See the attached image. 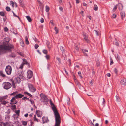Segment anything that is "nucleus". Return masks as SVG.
Masks as SVG:
<instances>
[{"label":"nucleus","mask_w":126,"mask_h":126,"mask_svg":"<svg viewBox=\"0 0 126 126\" xmlns=\"http://www.w3.org/2000/svg\"><path fill=\"white\" fill-rule=\"evenodd\" d=\"M50 23L52 24L53 25H54V24L53 23V21L52 20H50Z\"/></svg>","instance_id":"58"},{"label":"nucleus","mask_w":126,"mask_h":126,"mask_svg":"<svg viewBox=\"0 0 126 126\" xmlns=\"http://www.w3.org/2000/svg\"><path fill=\"white\" fill-rule=\"evenodd\" d=\"M11 4L12 5V6L13 7H14V5H15V7H17V3L16 2H14L13 1H10Z\"/></svg>","instance_id":"16"},{"label":"nucleus","mask_w":126,"mask_h":126,"mask_svg":"<svg viewBox=\"0 0 126 126\" xmlns=\"http://www.w3.org/2000/svg\"><path fill=\"white\" fill-rule=\"evenodd\" d=\"M25 43L27 44H29V42L28 41V38L27 36H26L25 37Z\"/></svg>","instance_id":"23"},{"label":"nucleus","mask_w":126,"mask_h":126,"mask_svg":"<svg viewBox=\"0 0 126 126\" xmlns=\"http://www.w3.org/2000/svg\"><path fill=\"white\" fill-rule=\"evenodd\" d=\"M4 88L6 89H8L12 86L11 84L9 82L4 83L3 84Z\"/></svg>","instance_id":"5"},{"label":"nucleus","mask_w":126,"mask_h":126,"mask_svg":"<svg viewBox=\"0 0 126 126\" xmlns=\"http://www.w3.org/2000/svg\"><path fill=\"white\" fill-rule=\"evenodd\" d=\"M0 102L2 104L4 105H5L9 103L8 101H7L4 100H0Z\"/></svg>","instance_id":"19"},{"label":"nucleus","mask_w":126,"mask_h":126,"mask_svg":"<svg viewBox=\"0 0 126 126\" xmlns=\"http://www.w3.org/2000/svg\"><path fill=\"white\" fill-rule=\"evenodd\" d=\"M22 124L24 126H26L27 124V122L26 121H22Z\"/></svg>","instance_id":"32"},{"label":"nucleus","mask_w":126,"mask_h":126,"mask_svg":"<svg viewBox=\"0 0 126 126\" xmlns=\"http://www.w3.org/2000/svg\"><path fill=\"white\" fill-rule=\"evenodd\" d=\"M12 70V68L11 66L9 65L7 66L5 69L7 74L8 75H10L11 73Z\"/></svg>","instance_id":"6"},{"label":"nucleus","mask_w":126,"mask_h":126,"mask_svg":"<svg viewBox=\"0 0 126 126\" xmlns=\"http://www.w3.org/2000/svg\"><path fill=\"white\" fill-rule=\"evenodd\" d=\"M24 95L21 94H17V95L16 96H15V97H16V98L17 99L18 98H21L23 97Z\"/></svg>","instance_id":"10"},{"label":"nucleus","mask_w":126,"mask_h":126,"mask_svg":"<svg viewBox=\"0 0 126 126\" xmlns=\"http://www.w3.org/2000/svg\"><path fill=\"white\" fill-rule=\"evenodd\" d=\"M14 48V46L8 44V42L5 41L0 43V55L5 54L9 51H11Z\"/></svg>","instance_id":"1"},{"label":"nucleus","mask_w":126,"mask_h":126,"mask_svg":"<svg viewBox=\"0 0 126 126\" xmlns=\"http://www.w3.org/2000/svg\"><path fill=\"white\" fill-rule=\"evenodd\" d=\"M78 68L79 69V66L76 65L75 66V68Z\"/></svg>","instance_id":"63"},{"label":"nucleus","mask_w":126,"mask_h":126,"mask_svg":"<svg viewBox=\"0 0 126 126\" xmlns=\"http://www.w3.org/2000/svg\"><path fill=\"white\" fill-rule=\"evenodd\" d=\"M114 71L116 74H117L118 70H117V69L116 68H115L114 69Z\"/></svg>","instance_id":"44"},{"label":"nucleus","mask_w":126,"mask_h":126,"mask_svg":"<svg viewBox=\"0 0 126 126\" xmlns=\"http://www.w3.org/2000/svg\"><path fill=\"white\" fill-rule=\"evenodd\" d=\"M45 57L47 60H49L50 59V56L48 55H47L45 56Z\"/></svg>","instance_id":"37"},{"label":"nucleus","mask_w":126,"mask_h":126,"mask_svg":"<svg viewBox=\"0 0 126 126\" xmlns=\"http://www.w3.org/2000/svg\"><path fill=\"white\" fill-rule=\"evenodd\" d=\"M83 35L84 37V39L86 41H88V37L86 33L84 32H83Z\"/></svg>","instance_id":"14"},{"label":"nucleus","mask_w":126,"mask_h":126,"mask_svg":"<svg viewBox=\"0 0 126 126\" xmlns=\"http://www.w3.org/2000/svg\"><path fill=\"white\" fill-rule=\"evenodd\" d=\"M55 31L56 32V34H57L58 32V30L57 28L56 27H55Z\"/></svg>","instance_id":"35"},{"label":"nucleus","mask_w":126,"mask_h":126,"mask_svg":"<svg viewBox=\"0 0 126 126\" xmlns=\"http://www.w3.org/2000/svg\"><path fill=\"white\" fill-rule=\"evenodd\" d=\"M121 84L125 85H126V79L125 78H123L122 79L120 82Z\"/></svg>","instance_id":"11"},{"label":"nucleus","mask_w":126,"mask_h":126,"mask_svg":"<svg viewBox=\"0 0 126 126\" xmlns=\"http://www.w3.org/2000/svg\"><path fill=\"white\" fill-rule=\"evenodd\" d=\"M15 98H16V97H15V96L14 97H13L12 99L10 101L11 102L10 103V104H13V102L15 100Z\"/></svg>","instance_id":"22"},{"label":"nucleus","mask_w":126,"mask_h":126,"mask_svg":"<svg viewBox=\"0 0 126 126\" xmlns=\"http://www.w3.org/2000/svg\"><path fill=\"white\" fill-rule=\"evenodd\" d=\"M19 54H20V55L22 56V57H23L24 56V54H23L22 53H19Z\"/></svg>","instance_id":"49"},{"label":"nucleus","mask_w":126,"mask_h":126,"mask_svg":"<svg viewBox=\"0 0 126 126\" xmlns=\"http://www.w3.org/2000/svg\"><path fill=\"white\" fill-rule=\"evenodd\" d=\"M117 7L119 10H122L123 9L122 5L121 3H119L117 5Z\"/></svg>","instance_id":"17"},{"label":"nucleus","mask_w":126,"mask_h":126,"mask_svg":"<svg viewBox=\"0 0 126 126\" xmlns=\"http://www.w3.org/2000/svg\"><path fill=\"white\" fill-rule=\"evenodd\" d=\"M13 14L14 16H15V17H17L18 18H19V17L18 16H17L16 15H15L14 12H13Z\"/></svg>","instance_id":"50"},{"label":"nucleus","mask_w":126,"mask_h":126,"mask_svg":"<svg viewBox=\"0 0 126 126\" xmlns=\"http://www.w3.org/2000/svg\"><path fill=\"white\" fill-rule=\"evenodd\" d=\"M8 97V95L6 96L0 97V100H5L7 99Z\"/></svg>","instance_id":"15"},{"label":"nucleus","mask_w":126,"mask_h":126,"mask_svg":"<svg viewBox=\"0 0 126 126\" xmlns=\"http://www.w3.org/2000/svg\"><path fill=\"white\" fill-rule=\"evenodd\" d=\"M38 47L39 46L37 44H36L35 45V48L36 49H37Z\"/></svg>","instance_id":"43"},{"label":"nucleus","mask_w":126,"mask_h":126,"mask_svg":"<svg viewBox=\"0 0 126 126\" xmlns=\"http://www.w3.org/2000/svg\"><path fill=\"white\" fill-rule=\"evenodd\" d=\"M41 22L42 23H43L44 22V20L43 18H41L40 20Z\"/></svg>","instance_id":"48"},{"label":"nucleus","mask_w":126,"mask_h":126,"mask_svg":"<svg viewBox=\"0 0 126 126\" xmlns=\"http://www.w3.org/2000/svg\"><path fill=\"white\" fill-rule=\"evenodd\" d=\"M28 86L30 90L32 92H34L36 90L35 88L32 84H28Z\"/></svg>","instance_id":"7"},{"label":"nucleus","mask_w":126,"mask_h":126,"mask_svg":"<svg viewBox=\"0 0 126 126\" xmlns=\"http://www.w3.org/2000/svg\"><path fill=\"white\" fill-rule=\"evenodd\" d=\"M99 124L98 123H96L95 124V126H99Z\"/></svg>","instance_id":"64"},{"label":"nucleus","mask_w":126,"mask_h":126,"mask_svg":"<svg viewBox=\"0 0 126 126\" xmlns=\"http://www.w3.org/2000/svg\"><path fill=\"white\" fill-rule=\"evenodd\" d=\"M17 103V101H14L13 103V104H16Z\"/></svg>","instance_id":"54"},{"label":"nucleus","mask_w":126,"mask_h":126,"mask_svg":"<svg viewBox=\"0 0 126 126\" xmlns=\"http://www.w3.org/2000/svg\"><path fill=\"white\" fill-rule=\"evenodd\" d=\"M98 7L96 5H94V10L96 11L98 10Z\"/></svg>","instance_id":"30"},{"label":"nucleus","mask_w":126,"mask_h":126,"mask_svg":"<svg viewBox=\"0 0 126 126\" xmlns=\"http://www.w3.org/2000/svg\"><path fill=\"white\" fill-rule=\"evenodd\" d=\"M11 109L13 111L16 110V105H14L13 106H11Z\"/></svg>","instance_id":"24"},{"label":"nucleus","mask_w":126,"mask_h":126,"mask_svg":"<svg viewBox=\"0 0 126 126\" xmlns=\"http://www.w3.org/2000/svg\"><path fill=\"white\" fill-rule=\"evenodd\" d=\"M43 53L45 54H47L48 53V51L44 49V50L43 51Z\"/></svg>","instance_id":"34"},{"label":"nucleus","mask_w":126,"mask_h":126,"mask_svg":"<svg viewBox=\"0 0 126 126\" xmlns=\"http://www.w3.org/2000/svg\"><path fill=\"white\" fill-rule=\"evenodd\" d=\"M20 112V111L19 110H16V111H15V113L17 115V118H18V116L19 115Z\"/></svg>","instance_id":"26"},{"label":"nucleus","mask_w":126,"mask_h":126,"mask_svg":"<svg viewBox=\"0 0 126 126\" xmlns=\"http://www.w3.org/2000/svg\"><path fill=\"white\" fill-rule=\"evenodd\" d=\"M8 29L6 27H4V31L5 32H7L8 31Z\"/></svg>","instance_id":"42"},{"label":"nucleus","mask_w":126,"mask_h":126,"mask_svg":"<svg viewBox=\"0 0 126 126\" xmlns=\"http://www.w3.org/2000/svg\"><path fill=\"white\" fill-rule=\"evenodd\" d=\"M117 8V6L116 5L113 8V11H115L116 10Z\"/></svg>","instance_id":"47"},{"label":"nucleus","mask_w":126,"mask_h":126,"mask_svg":"<svg viewBox=\"0 0 126 126\" xmlns=\"http://www.w3.org/2000/svg\"><path fill=\"white\" fill-rule=\"evenodd\" d=\"M113 60H112V59H111V61H110V65H112V64H113Z\"/></svg>","instance_id":"52"},{"label":"nucleus","mask_w":126,"mask_h":126,"mask_svg":"<svg viewBox=\"0 0 126 126\" xmlns=\"http://www.w3.org/2000/svg\"><path fill=\"white\" fill-rule=\"evenodd\" d=\"M83 12H84L83 11H81L80 12V13H81L82 15L83 16Z\"/></svg>","instance_id":"59"},{"label":"nucleus","mask_w":126,"mask_h":126,"mask_svg":"<svg viewBox=\"0 0 126 126\" xmlns=\"http://www.w3.org/2000/svg\"><path fill=\"white\" fill-rule=\"evenodd\" d=\"M108 123V121L107 120H106L105 121V124H107Z\"/></svg>","instance_id":"62"},{"label":"nucleus","mask_w":126,"mask_h":126,"mask_svg":"<svg viewBox=\"0 0 126 126\" xmlns=\"http://www.w3.org/2000/svg\"><path fill=\"white\" fill-rule=\"evenodd\" d=\"M102 104H104L105 103V99L104 98H103L102 99Z\"/></svg>","instance_id":"40"},{"label":"nucleus","mask_w":126,"mask_h":126,"mask_svg":"<svg viewBox=\"0 0 126 126\" xmlns=\"http://www.w3.org/2000/svg\"><path fill=\"white\" fill-rule=\"evenodd\" d=\"M50 104L54 113L55 117V122L54 126H60L61 122L60 115L58 112L56 107L51 101H50Z\"/></svg>","instance_id":"2"},{"label":"nucleus","mask_w":126,"mask_h":126,"mask_svg":"<svg viewBox=\"0 0 126 126\" xmlns=\"http://www.w3.org/2000/svg\"><path fill=\"white\" fill-rule=\"evenodd\" d=\"M24 93L25 94H27L30 97H32V95H31L28 92H24Z\"/></svg>","instance_id":"27"},{"label":"nucleus","mask_w":126,"mask_h":126,"mask_svg":"<svg viewBox=\"0 0 126 126\" xmlns=\"http://www.w3.org/2000/svg\"><path fill=\"white\" fill-rule=\"evenodd\" d=\"M125 14L124 12H122L121 13V15L122 19H123V18L125 17Z\"/></svg>","instance_id":"20"},{"label":"nucleus","mask_w":126,"mask_h":126,"mask_svg":"<svg viewBox=\"0 0 126 126\" xmlns=\"http://www.w3.org/2000/svg\"><path fill=\"white\" fill-rule=\"evenodd\" d=\"M43 123H44L47 122L48 121V118L46 117H44L42 118Z\"/></svg>","instance_id":"18"},{"label":"nucleus","mask_w":126,"mask_h":126,"mask_svg":"<svg viewBox=\"0 0 126 126\" xmlns=\"http://www.w3.org/2000/svg\"><path fill=\"white\" fill-rule=\"evenodd\" d=\"M25 64L27 65L29 67H30V64L28 62L27 60L25 59H23V62L20 66L19 68L22 69L23 68L24 65Z\"/></svg>","instance_id":"4"},{"label":"nucleus","mask_w":126,"mask_h":126,"mask_svg":"<svg viewBox=\"0 0 126 126\" xmlns=\"http://www.w3.org/2000/svg\"><path fill=\"white\" fill-rule=\"evenodd\" d=\"M29 99L26 97H24L23 98H22V100H28Z\"/></svg>","instance_id":"45"},{"label":"nucleus","mask_w":126,"mask_h":126,"mask_svg":"<svg viewBox=\"0 0 126 126\" xmlns=\"http://www.w3.org/2000/svg\"><path fill=\"white\" fill-rule=\"evenodd\" d=\"M82 51H83V53H85V52H88V51L86 50H82Z\"/></svg>","instance_id":"57"},{"label":"nucleus","mask_w":126,"mask_h":126,"mask_svg":"<svg viewBox=\"0 0 126 126\" xmlns=\"http://www.w3.org/2000/svg\"><path fill=\"white\" fill-rule=\"evenodd\" d=\"M34 121H35L38 122V120L36 117V116L35 115L33 117Z\"/></svg>","instance_id":"31"},{"label":"nucleus","mask_w":126,"mask_h":126,"mask_svg":"<svg viewBox=\"0 0 126 126\" xmlns=\"http://www.w3.org/2000/svg\"><path fill=\"white\" fill-rule=\"evenodd\" d=\"M60 3H62V0H57Z\"/></svg>","instance_id":"56"},{"label":"nucleus","mask_w":126,"mask_h":126,"mask_svg":"<svg viewBox=\"0 0 126 126\" xmlns=\"http://www.w3.org/2000/svg\"><path fill=\"white\" fill-rule=\"evenodd\" d=\"M49 8L48 6H46V11L47 12H48L49 10Z\"/></svg>","instance_id":"29"},{"label":"nucleus","mask_w":126,"mask_h":126,"mask_svg":"<svg viewBox=\"0 0 126 126\" xmlns=\"http://www.w3.org/2000/svg\"><path fill=\"white\" fill-rule=\"evenodd\" d=\"M0 126H14L12 125L7 122L6 124L2 122H0Z\"/></svg>","instance_id":"9"},{"label":"nucleus","mask_w":126,"mask_h":126,"mask_svg":"<svg viewBox=\"0 0 126 126\" xmlns=\"http://www.w3.org/2000/svg\"><path fill=\"white\" fill-rule=\"evenodd\" d=\"M21 79L19 77L16 78L15 79V81L16 83H19L20 82Z\"/></svg>","instance_id":"12"},{"label":"nucleus","mask_w":126,"mask_h":126,"mask_svg":"<svg viewBox=\"0 0 126 126\" xmlns=\"http://www.w3.org/2000/svg\"><path fill=\"white\" fill-rule=\"evenodd\" d=\"M6 10L8 11H10L11 10L10 8L8 6H7L6 7Z\"/></svg>","instance_id":"36"},{"label":"nucleus","mask_w":126,"mask_h":126,"mask_svg":"<svg viewBox=\"0 0 126 126\" xmlns=\"http://www.w3.org/2000/svg\"><path fill=\"white\" fill-rule=\"evenodd\" d=\"M33 72L32 71L30 70H29L27 72V77L29 79H30L33 76Z\"/></svg>","instance_id":"8"},{"label":"nucleus","mask_w":126,"mask_h":126,"mask_svg":"<svg viewBox=\"0 0 126 126\" xmlns=\"http://www.w3.org/2000/svg\"><path fill=\"white\" fill-rule=\"evenodd\" d=\"M0 75L3 77H5V75L3 73L2 71H1L0 72Z\"/></svg>","instance_id":"28"},{"label":"nucleus","mask_w":126,"mask_h":126,"mask_svg":"<svg viewBox=\"0 0 126 126\" xmlns=\"http://www.w3.org/2000/svg\"><path fill=\"white\" fill-rule=\"evenodd\" d=\"M36 114L38 117H41L42 114V111L39 110L37 111H36Z\"/></svg>","instance_id":"13"},{"label":"nucleus","mask_w":126,"mask_h":126,"mask_svg":"<svg viewBox=\"0 0 126 126\" xmlns=\"http://www.w3.org/2000/svg\"><path fill=\"white\" fill-rule=\"evenodd\" d=\"M107 76L110 77L111 76V75L110 73H108L107 74Z\"/></svg>","instance_id":"55"},{"label":"nucleus","mask_w":126,"mask_h":126,"mask_svg":"<svg viewBox=\"0 0 126 126\" xmlns=\"http://www.w3.org/2000/svg\"><path fill=\"white\" fill-rule=\"evenodd\" d=\"M26 18L29 22H30L32 21V19L29 16H27Z\"/></svg>","instance_id":"25"},{"label":"nucleus","mask_w":126,"mask_h":126,"mask_svg":"<svg viewBox=\"0 0 126 126\" xmlns=\"http://www.w3.org/2000/svg\"><path fill=\"white\" fill-rule=\"evenodd\" d=\"M41 97L40 100L43 102H47V98L46 95L43 93H41L40 95Z\"/></svg>","instance_id":"3"},{"label":"nucleus","mask_w":126,"mask_h":126,"mask_svg":"<svg viewBox=\"0 0 126 126\" xmlns=\"http://www.w3.org/2000/svg\"><path fill=\"white\" fill-rule=\"evenodd\" d=\"M19 3L20 5L22 6H23V1L22 0H20L19 1Z\"/></svg>","instance_id":"38"},{"label":"nucleus","mask_w":126,"mask_h":126,"mask_svg":"<svg viewBox=\"0 0 126 126\" xmlns=\"http://www.w3.org/2000/svg\"><path fill=\"white\" fill-rule=\"evenodd\" d=\"M18 93V92L17 91H16L13 92V93L11 94H10V95L11 96L13 95V96H16L17 95V94Z\"/></svg>","instance_id":"21"},{"label":"nucleus","mask_w":126,"mask_h":126,"mask_svg":"<svg viewBox=\"0 0 126 126\" xmlns=\"http://www.w3.org/2000/svg\"><path fill=\"white\" fill-rule=\"evenodd\" d=\"M12 87H13L14 88H15V84L14 82V81H12Z\"/></svg>","instance_id":"41"},{"label":"nucleus","mask_w":126,"mask_h":126,"mask_svg":"<svg viewBox=\"0 0 126 126\" xmlns=\"http://www.w3.org/2000/svg\"><path fill=\"white\" fill-rule=\"evenodd\" d=\"M59 9L60 10L62 11H63V8L61 7H59Z\"/></svg>","instance_id":"51"},{"label":"nucleus","mask_w":126,"mask_h":126,"mask_svg":"<svg viewBox=\"0 0 126 126\" xmlns=\"http://www.w3.org/2000/svg\"><path fill=\"white\" fill-rule=\"evenodd\" d=\"M0 15H1L2 16H4L5 15L4 12H0Z\"/></svg>","instance_id":"33"},{"label":"nucleus","mask_w":126,"mask_h":126,"mask_svg":"<svg viewBox=\"0 0 126 126\" xmlns=\"http://www.w3.org/2000/svg\"><path fill=\"white\" fill-rule=\"evenodd\" d=\"M75 48L77 51H78L79 50V47L76 45H75Z\"/></svg>","instance_id":"39"},{"label":"nucleus","mask_w":126,"mask_h":126,"mask_svg":"<svg viewBox=\"0 0 126 126\" xmlns=\"http://www.w3.org/2000/svg\"><path fill=\"white\" fill-rule=\"evenodd\" d=\"M83 5L84 6H85L87 5V4L85 3H83Z\"/></svg>","instance_id":"60"},{"label":"nucleus","mask_w":126,"mask_h":126,"mask_svg":"<svg viewBox=\"0 0 126 126\" xmlns=\"http://www.w3.org/2000/svg\"><path fill=\"white\" fill-rule=\"evenodd\" d=\"M87 17L90 19H91V17L90 16H88Z\"/></svg>","instance_id":"61"},{"label":"nucleus","mask_w":126,"mask_h":126,"mask_svg":"<svg viewBox=\"0 0 126 126\" xmlns=\"http://www.w3.org/2000/svg\"><path fill=\"white\" fill-rule=\"evenodd\" d=\"M76 1L77 3H79V0H76Z\"/></svg>","instance_id":"53"},{"label":"nucleus","mask_w":126,"mask_h":126,"mask_svg":"<svg viewBox=\"0 0 126 126\" xmlns=\"http://www.w3.org/2000/svg\"><path fill=\"white\" fill-rule=\"evenodd\" d=\"M116 16V14H113V15L112 17L113 18H115Z\"/></svg>","instance_id":"46"}]
</instances>
